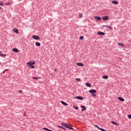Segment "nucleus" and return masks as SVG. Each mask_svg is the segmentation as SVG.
Masks as SVG:
<instances>
[{"mask_svg":"<svg viewBox=\"0 0 131 131\" xmlns=\"http://www.w3.org/2000/svg\"><path fill=\"white\" fill-rule=\"evenodd\" d=\"M61 125H63V126H64L67 128H68L69 129H74V128H72V125H71L70 124L62 122L61 123Z\"/></svg>","mask_w":131,"mask_h":131,"instance_id":"nucleus-1","label":"nucleus"},{"mask_svg":"<svg viewBox=\"0 0 131 131\" xmlns=\"http://www.w3.org/2000/svg\"><path fill=\"white\" fill-rule=\"evenodd\" d=\"M36 62H35V61H30L27 63V65H28L29 67H30V68H31L32 69H33L34 68H35V66H33L34 65V64H35Z\"/></svg>","mask_w":131,"mask_h":131,"instance_id":"nucleus-2","label":"nucleus"},{"mask_svg":"<svg viewBox=\"0 0 131 131\" xmlns=\"http://www.w3.org/2000/svg\"><path fill=\"white\" fill-rule=\"evenodd\" d=\"M89 93L90 94H96V93H97V91L95 89H92L89 91Z\"/></svg>","mask_w":131,"mask_h":131,"instance_id":"nucleus-3","label":"nucleus"},{"mask_svg":"<svg viewBox=\"0 0 131 131\" xmlns=\"http://www.w3.org/2000/svg\"><path fill=\"white\" fill-rule=\"evenodd\" d=\"M32 38H33V39H36V40H37L39 39L40 38V37H39L38 36H37V35H33V36H32Z\"/></svg>","mask_w":131,"mask_h":131,"instance_id":"nucleus-4","label":"nucleus"},{"mask_svg":"<svg viewBox=\"0 0 131 131\" xmlns=\"http://www.w3.org/2000/svg\"><path fill=\"white\" fill-rule=\"evenodd\" d=\"M108 19H109L108 16H104L102 17V20H103V21H106V20H108Z\"/></svg>","mask_w":131,"mask_h":131,"instance_id":"nucleus-5","label":"nucleus"},{"mask_svg":"<svg viewBox=\"0 0 131 131\" xmlns=\"http://www.w3.org/2000/svg\"><path fill=\"white\" fill-rule=\"evenodd\" d=\"M75 99H77V100H83V97L82 96H76Z\"/></svg>","mask_w":131,"mask_h":131,"instance_id":"nucleus-6","label":"nucleus"},{"mask_svg":"<svg viewBox=\"0 0 131 131\" xmlns=\"http://www.w3.org/2000/svg\"><path fill=\"white\" fill-rule=\"evenodd\" d=\"M13 32H15V33H16V34H19V30H18L17 29L14 28L13 29Z\"/></svg>","mask_w":131,"mask_h":131,"instance_id":"nucleus-7","label":"nucleus"},{"mask_svg":"<svg viewBox=\"0 0 131 131\" xmlns=\"http://www.w3.org/2000/svg\"><path fill=\"white\" fill-rule=\"evenodd\" d=\"M94 19L97 21H100V20H101V17L96 16H94Z\"/></svg>","mask_w":131,"mask_h":131,"instance_id":"nucleus-8","label":"nucleus"},{"mask_svg":"<svg viewBox=\"0 0 131 131\" xmlns=\"http://www.w3.org/2000/svg\"><path fill=\"white\" fill-rule=\"evenodd\" d=\"M81 108H82V109H81L82 112L85 111V110H86V107H85V106H84V105H81Z\"/></svg>","mask_w":131,"mask_h":131,"instance_id":"nucleus-9","label":"nucleus"},{"mask_svg":"<svg viewBox=\"0 0 131 131\" xmlns=\"http://www.w3.org/2000/svg\"><path fill=\"white\" fill-rule=\"evenodd\" d=\"M97 34L98 35H105V33L103 32H101V31H99L97 33Z\"/></svg>","mask_w":131,"mask_h":131,"instance_id":"nucleus-10","label":"nucleus"},{"mask_svg":"<svg viewBox=\"0 0 131 131\" xmlns=\"http://www.w3.org/2000/svg\"><path fill=\"white\" fill-rule=\"evenodd\" d=\"M13 52H14L15 53H19V50L17 48H13L12 49Z\"/></svg>","mask_w":131,"mask_h":131,"instance_id":"nucleus-11","label":"nucleus"},{"mask_svg":"<svg viewBox=\"0 0 131 131\" xmlns=\"http://www.w3.org/2000/svg\"><path fill=\"white\" fill-rule=\"evenodd\" d=\"M118 99H119V101H121V102L124 101V99L122 97H118Z\"/></svg>","mask_w":131,"mask_h":131,"instance_id":"nucleus-12","label":"nucleus"},{"mask_svg":"<svg viewBox=\"0 0 131 131\" xmlns=\"http://www.w3.org/2000/svg\"><path fill=\"white\" fill-rule=\"evenodd\" d=\"M112 4L114 5H118V2L117 1H113L112 2Z\"/></svg>","mask_w":131,"mask_h":131,"instance_id":"nucleus-13","label":"nucleus"},{"mask_svg":"<svg viewBox=\"0 0 131 131\" xmlns=\"http://www.w3.org/2000/svg\"><path fill=\"white\" fill-rule=\"evenodd\" d=\"M76 65H77V66H80V67L84 66L83 64L81 62H78L76 63Z\"/></svg>","mask_w":131,"mask_h":131,"instance_id":"nucleus-14","label":"nucleus"},{"mask_svg":"<svg viewBox=\"0 0 131 131\" xmlns=\"http://www.w3.org/2000/svg\"><path fill=\"white\" fill-rule=\"evenodd\" d=\"M85 85H86V86H88V88H92V84H91V83L87 82L86 83Z\"/></svg>","mask_w":131,"mask_h":131,"instance_id":"nucleus-15","label":"nucleus"},{"mask_svg":"<svg viewBox=\"0 0 131 131\" xmlns=\"http://www.w3.org/2000/svg\"><path fill=\"white\" fill-rule=\"evenodd\" d=\"M61 104H62V105H64V106H68V104H67V103H66V102L64 101H61Z\"/></svg>","mask_w":131,"mask_h":131,"instance_id":"nucleus-16","label":"nucleus"},{"mask_svg":"<svg viewBox=\"0 0 131 131\" xmlns=\"http://www.w3.org/2000/svg\"><path fill=\"white\" fill-rule=\"evenodd\" d=\"M35 45L36 47H40V43L39 42H36Z\"/></svg>","mask_w":131,"mask_h":131,"instance_id":"nucleus-17","label":"nucleus"},{"mask_svg":"<svg viewBox=\"0 0 131 131\" xmlns=\"http://www.w3.org/2000/svg\"><path fill=\"white\" fill-rule=\"evenodd\" d=\"M102 78L103 79H108V76H107V75L103 76Z\"/></svg>","mask_w":131,"mask_h":131,"instance_id":"nucleus-18","label":"nucleus"},{"mask_svg":"<svg viewBox=\"0 0 131 131\" xmlns=\"http://www.w3.org/2000/svg\"><path fill=\"white\" fill-rule=\"evenodd\" d=\"M7 56V54H0V57H3L4 58V57H6Z\"/></svg>","mask_w":131,"mask_h":131,"instance_id":"nucleus-19","label":"nucleus"},{"mask_svg":"<svg viewBox=\"0 0 131 131\" xmlns=\"http://www.w3.org/2000/svg\"><path fill=\"white\" fill-rule=\"evenodd\" d=\"M43 129H45V130H47V131H53V130H51L48 128H42Z\"/></svg>","mask_w":131,"mask_h":131,"instance_id":"nucleus-20","label":"nucleus"},{"mask_svg":"<svg viewBox=\"0 0 131 131\" xmlns=\"http://www.w3.org/2000/svg\"><path fill=\"white\" fill-rule=\"evenodd\" d=\"M112 123H113V124H115V125H119V124H118V123L113 121H112Z\"/></svg>","mask_w":131,"mask_h":131,"instance_id":"nucleus-21","label":"nucleus"},{"mask_svg":"<svg viewBox=\"0 0 131 131\" xmlns=\"http://www.w3.org/2000/svg\"><path fill=\"white\" fill-rule=\"evenodd\" d=\"M58 127L62 128V129H63V130H66V128H64V127L63 126H58Z\"/></svg>","mask_w":131,"mask_h":131,"instance_id":"nucleus-22","label":"nucleus"},{"mask_svg":"<svg viewBox=\"0 0 131 131\" xmlns=\"http://www.w3.org/2000/svg\"><path fill=\"white\" fill-rule=\"evenodd\" d=\"M5 5H6V6H10V5H11V3H10V2L6 3H5Z\"/></svg>","mask_w":131,"mask_h":131,"instance_id":"nucleus-23","label":"nucleus"},{"mask_svg":"<svg viewBox=\"0 0 131 131\" xmlns=\"http://www.w3.org/2000/svg\"><path fill=\"white\" fill-rule=\"evenodd\" d=\"M118 46H121V47H122V48H123V47H124L123 44H122L121 43H118Z\"/></svg>","mask_w":131,"mask_h":131,"instance_id":"nucleus-24","label":"nucleus"},{"mask_svg":"<svg viewBox=\"0 0 131 131\" xmlns=\"http://www.w3.org/2000/svg\"><path fill=\"white\" fill-rule=\"evenodd\" d=\"M73 108L75 109L76 110H78V107L77 106H74Z\"/></svg>","mask_w":131,"mask_h":131,"instance_id":"nucleus-25","label":"nucleus"},{"mask_svg":"<svg viewBox=\"0 0 131 131\" xmlns=\"http://www.w3.org/2000/svg\"><path fill=\"white\" fill-rule=\"evenodd\" d=\"M76 81H78V82L81 81V80L80 79H79V78H76Z\"/></svg>","mask_w":131,"mask_h":131,"instance_id":"nucleus-26","label":"nucleus"},{"mask_svg":"<svg viewBox=\"0 0 131 131\" xmlns=\"http://www.w3.org/2000/svg\"><path fill=\"white\" fill-rule=\"evenodd\" d=\"M79 39H80V40H82V39H83V36H80L79 37Z\"/></svg>","mask_w":131,"mask_h":131,"instance_id":"nucleus-27","label":"nucleus"},{"mask_svg":"<svg viewBox=\"0 0 131 131\" xmlns=\"http://www.w3.org/2000/svg\"><path fill=\"white\" fill-rule=\"evenodd\" d=\"M99 129L101 131H106V130L102 128H99Z\"/></svg>","mask_w":131,"mask_h":131,"instance_id":"nucleus-28","label":"nucleus"},{"mask_svg":"<svg viewBox=\"0 0 131 131\" xmlns=\"http://www.w3.org/2000/svg\"><path fill=\"white\" fill-rule=\"evenodd\" d=\"M103 27H105L106 28H108L109 27V25H103Z\"/></svg>","mask_w":131,"mask_h":131,"instance_id":"nucleus-29","label":"nucleus"},{"mask_svg":"<svg viewBox=\"0 0 131 131\" xmlns=\"http://www.w3.org/2000/svg\"><path fill=\"white\" fill-rule=\"evenodd\" d=\"M38 78H40V77H34L33 78V79H38Z\"/></svg>","mask_w":131,"mask_h":131,"instance_id":"nucleus-30","label":"nucleus"},{"mask_svg":"<svg viewBox=\"0 0 131 131\" xmlns=\"http://www.w3.org/2000/svg\"><path fill=\"white\" fill-rule=\"evenodd\" d=\"M91 96L92 97H96V94H95V93H92V94H91Z\"/></svg>","mask_w":131,"mask_h":131,"instance_id":"nucleus-31","label":"nucleus"},{"mask_svg":"<svg viewBox=\"0 0 131 131\" xmlns=\"http://www.w3.org/2000/svg\"><path fill=\"white\" fill-rule=\"evenodd\" d=\"M127 117H128V118H129V119H131V115H128L127 116Z\"/></svg>","mask_w":131,"mask_h":131,"instance_id":"nucleus-32","label":"nucleus"},{"mask_svg":"<svg viewBox=\"0 0 131 131\" xmlns=\"http://www.w3.org/2000/svg\"><path fill=\"white\" fill-rule=\"evenodd\" d=\"M79 17L80 18L82 17V14L81 13L79 14Z\"/></svg>","mask_w":131,"mask_h":131,"instance_id":"nucleus-33","label":"nucleus"},{"mask_svg":"<svg viewBox=\"0 0 131 131\" xmlns=\"http://www.w3.org/2000/svg\"><path fill=\"white\" fill-rule=\"evenodd\" d=\"M95 126L96 127H97V128H98V129H99V128H100L97 125H95Z\"/></svg>","mask_w":131,"mask_h":131,"instance_id":"nucleus-34","label":"nucleus"},{"mask_svg":"<svg viewBox=\"0 0 131 131\" xmlns=\"http://www.w3.org/2000/svg\"><path fill=\"white\" fill-rule=\"evenodd\" d=\"M0 6H4V3L0 2Z\"/></svg>","mask_w":131,"mask_h":131,"instance_id":"nucleus-35","label":"nucleus"},{"mask_svg":"<svg viewBox=\"0 0 131 131\" xmlns=\"http://www.w3.org/2000/svg\"><path fill=\"white\" fill-rule=\"evenodd\" d=\"M110 29H113V28H112V27H111L110 26H108V28Z\"/></svg>","mask_w":131,"mask_h":131,"instance_id":"nucleus-36","label":"nucleus"},{"mask_svg":"<svg viewBox=\"0 0 131 131\" xmlns=\"http://www.w3.org/2000/svg\"><path fill=\"white\" fill-rule=\"evenodd\" d=\"M18 93H22V91L19 90V91H18Z\"/></svg>","mask_w":131,"mask_h":131,"instance_id":"nucleus-37","label":"nucleus"},{"mask_svg":"<svg viewBox=\"0 0 131 131\" xmlns=\"http://www.w3.org/2000/svg\"><path fill=\"white\" fill-rule=\"evenodd\" d=\"M0 10H3V8L2 7H0Z\"/></svg>","mask_w":131,"mask_h":131,"instance_id":"nucleus-38","label":"nucleus"},{"mask_svg":"<svg viewBox=\"0 0 131 131\" xmlns=\"http://www.w3.org/2000/svg\"><path fill=\"white\" fill-rule=\"evenodd\" d=\"M8 70H9V69H6V70H5V71H8Z\"/></svg>","mask_w":131,"mask_h":131,"instance_id":"nucleus-39","label":"nucleus"},{"mask_svg":"<svg viewBox=\"0 0 131 131\" xmlns=\"http://www.w3.org/2000/svg\"><path fill=\"white\" fill-rule=\"evenodd\" d=\"M54 71H55V72H56L57 70L55 69V70H54Z\"/></svg>","mask_w":131,"mask_h":131,"instance_id":"nucleus-40","label":"nucleus"},{"mask_svg":"<svg viewBox=\"0 0 131 131\" xmlns=\"http://www.w3.org/2000/svg\"><path fill=\"white\" fill-rule=\"evenodd\" d=\"M5 70L3 71V73H5Z\"/></svg>","mask_w":131,"mask_h":131,"instance_id":"nucleus-41","label":"nucleus"},{"mask_svg":"<svg viewBox=\"0 0 131 131\" xmlns=\"http://www.w3.org/2000/svg\"><path fill=\"white\" fill-rule=\"evenodd\" d=\"M84 27H86V25H85V26H84Z\"/></svg>","mask_w":131,"mask_h":131,"instance_id":"nucleus-42","label":"nucleus"},{"mask_svg":"<svg viewBox=\"0 0 131 131\" xmlns=\"http://www.w3.org/2000/svg\"><path fill=\"white\" fill-rule=\"evenodd\" d=\"M84 31L85 32L86 31H85V30H84Z\"/></svg>","mask_w":131,"mask_h":131,"instance_id":"nucleus-43","label":"nucleus"},{"mask_svg":"<svg viewBox=\"0 0 131 131\" xmlns=\"http://www.w3.org/2000/svg\"><path fill=\"white\" fill-rule=\"evenodd\" d=\"M0 54H2V51H0Z\"/></svg>","mask_w":131,"mask_h":131,"instance_id":"nucleus-44","label":"nucleus"},{"mask_svg":"<svg viewBox=\"0 0 131 131\" xmlns=\"http://www.w3.org/2000/svg\"><path fill=\"white\" fill-rule=\"evenodd\" d=\"M0 64H1V62H0Z\"/></svg>","mask_w":131,"mask_h":131,"instance_id":"nucleus-45","label":"nucleus"}]
</instances>
